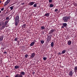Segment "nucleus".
<instances>
[{"instance_id": "obj_13", "label": "nucleus", "mask_w": 77, "mask_h": 77, "mask_svg": "<svg viewBox=\"0 0 77 77\" xmlns=\"http://www.w3.org/2000/svg\"><path fill=\"white\" fill-rule=\"evenodd\" d=\"M54 32V29H52L50 31L49 33V34H51V33H53V32Z\"/></svg>"}, {"instance_id": "obj_29", "label": "nucleus", "mask_w": 77, "mask_h": 77, "mask_svg": "<svg viewBox=\"0 0 77 77\" xmlns=\"http://www.w3.org/2000/svg\"><path fill=\"white\" fill-rule=\"evenodd\" d=\"M55 12H57L58 11V9H55L54 10Z\"/></svg>"}, {"instance_id": "obj_23", "label": "nucleus", "mask_w": 77, "mask_h": 77, "mask_svg": "<svg viewBox=\"0 0 77 77\" xmlns=\"http://www.w3.org/2000/svg\"><path fill=\"white\" fill-rule=\"evenodd\" d=\"M41 44H43L44 43V40H41Z\"/></svg>"}, {"instance_id": "obj_32", "label": "nucleus", "mask_w": 77, "mask_h": 77, "mask_svg": "<svg viewBox=\"0 0 77 77\" xmlns=\"http://www.w3.org/2000/svg\"><path fill=\"white\" fill-rule=\"evenodd\" d=\"M10 8L11 9V10H12L13 9V7L11 6Z\"/></svg>"}, {"instance_id": "obj_8", "label": "nucleus", "mask_w": 77, "mask_h": 77, "mask_svg": "<svg viewBox=\"0 0 77 77\" xmlns=\"http://www.w3.org/2000/svg\"><path fill=\"white\" fill-rule=\"evenodd\" d=\"M3 38H4L3 35H2L0 36V42L3 41Z\"/></svg>"}, {"instance_id": "obj_17", "label": "nucleus", "mask_w": 77, "mask_h": 77, "mask_svg": "<svg viewBox=\"0 0 77 77\" xmlns=\"http://www.w3.org/2000/svg\"><path fill=\"white\" fill-rule=\"evenodd\" d=\"M20 67V66H14V68L16 69H18V68H19V67Z\"/></svg>"}, {"instance_id": "obj_21", "label": "nucleus", "mask_w": 77, "mask_h": 77, "mask_svg": "<svg viewBox=\"0 0 77 77\" xmlns=\"http://www.w3.org/2000/svg\"><path fill=\"white\" fill-rule=\"evenodd\" d=\"M15 24L16 26H17V25H18V22L17 21H15Z\"/></svg>"}, {"instance_id": "obj_20", "label": "nucleus", "mask_w": 77, "mask_h": 77, "mask_svg": "<svg viewBox=\"0 0 77 77\" xmlns=\"http://www.w3.org/2000/svg\"><path fill=\"white\" fill-rule=\"evenodd\" d=\"M50 8H52L53 7H54V5L52 4H50Z\"/></svg>"}, {"instance_id": "obj_11", "label": "nucleus", "mask_w": 77, "mask_h": 77, "mask_svg": "<svg viewBox=\"0 0 77 77\" xmlns=\"http://www.w3.org/2000/svg\"><path fill=\"white\" fill-rule=\"evenodd\" d=\"M69 75H70V76H72V75L73 74V73H72V71H70L69 72Z\"/></svg>"}, {"instance_id": "obj_19", "label": "nucleus", "mask_w": 77, "mask_h": 77, "mask_svg": "<svg viewBox=\"0 0 77 77\" xmlns=\"http://www.w3.org/2000/svg\"><path fill=\"white\" fill-rule=\"evenodd\" d=\"M66 52V50H63L61 52L62 54H64Z\"/></svg>"}, {"instance_id": "obj_30", "label": "nucleus", "mask_w": 77, "mask_h": 77, "mask_svg": "<svg viewBox=\"0 0 77 77\" xmlns=\"http://www.w3.org/2000/svg\"><path fill=\"white\" fill-rule=\"evenodd\" d=\"M58 55H61V54H62L61 52V53L60 52H59V53L58 54Z\"/></svg>"}, {"instance_id": "obj_22", "label": "nucleus", "mask_w": 77, "mask_h": 77, "mask_svg": "<svg viewBox=\"0 0 77 77\" xmlns=\"http://www.w3.org/2000/svg\"><path fill=\"white\" fill-rule=\"evenodd\" d=\"M63 26H64L65 27H66L67 26V24L66 23H64L63 24Z\"/></svg>"}, {"instance_id": "obj_18", "label": "nucleus", "mask_w": 77, "mask_h": 77, "mask_svg": "<svg viewBox=\"0 0 77 77\" xmlns=\"http://www.w3.org/2000/svg\"><path fill=\"white\" fill-rule=\"evenodd\" d=\"M51 46L52 48H53V46H54V43L53 42H52L51 43Z\"/></svg>"}, {"instance_id": "obj_12", "label": "nucleus", "mask_w": 77, "mask_h": 77, "mask_svg": "<svg viewBox=\"0 0 77 77\" xmlns=\"http://www.w3.org/2000/svg\"><path fill=\"white\" fill-rule=\"evenodd\" d=\"M35 2H31L29 3V5H31V6H32L33 5L35 4Z\"/></svg>"}, {"instance_id": "obj_37", "label": "nucleus", "mask_w": 77, "mask_h": 77, "mask_svg": "<svg viewBox=\"0 0 77 77\" xmlns=\"http://www.w3.org/2000/svg\"><path fill=\"white\" fill-rule=\"evenodd\" d=\"M4 53L5 54H7V52H6V51H4Z\"/></svg>"}, {"instance_id": "obj_38", "label": "nucleus", "mask_w": 77, "mask_h": 77, "mask_svg": "<svg viewBox=\"0 0 77 77\" xmlns=\"http://www.w3.org/2000/svg\"><path fill=\"white\" fill-rule=\"evenodd\" d=\"M24 3H22L21 4V5H24Z\"/></svg>"}, {"instance_id": "obj_1", "label": "nucleus", "mask_w": 77, "mask_h": 77, "mask_svg": "<svg viewBox=\"0 0 77 77\" xmlns=\"http://www.w3.org/2000/svg\"><path fill=\"white\" fill-rule=\"evenodd\" d=\"M70 16H66L64 17L63 18V20L65 22H68L69 21V20L70 19Z\"/></svg>"}, {"instance_id": "obj_16", "label": "nucleus", "mask_w": 77, "mask_h": 77, "mask_svg": "<svg viewBox=\"0 0 77 77\" xmlns=\"http://www.w3.org/2000/svg\"><path fill=\"white\" fill-rule=\"evenodd\" d=\"M34 44H35V42H32L31 43L30 45V46H33V45H34Z\"/></svg>"}, {"instance_id": "obj_33", "label": "nucleus", "mask_w": 77, "mask_h": 77, "mask_svg": "<svg viewBox=\"0 0 77 77\" xmlns=\"http://www.w3.org/2000/svg\"><path fill=\"white\" fill-rule=\"evenodd\" d=\"M49 3H51V2H52V0H49Z\"/></svg>"}, {"instance_id": "obj_24", "label": "nucleus", "mask_w": 77, "mask_h": 77, "mask_svg": "<svg viewBox=\"0 0 77 77\" xmlns=\"http://www.w3.org/2000/svg\"><path fill=\"white\" fill-rule=\"evenodd\" d=\"M47 58H46V57H43V59L44 60H47Z\"/></svg>"}, {"instance_id": "obj_42", "label": "nucleus", "mask_w": 77, "mask_h": 77, "mask_svg": "<svg viewBox=\"0 0 77 77\" xmlns=\"http://www.w3.org/2000/svg\"><path fill=\"white\" fill-rule=\"evenodd\" d=\"M0 13H1V11L0 10Z\"/></svg>"}, {"instance_id": "obj_43", "label": "nucleus", "mask_w": 77, "mask_h": 77, "mask_svg": "<svg viewBox=\"0 0 77 77\" xmlns=\"http://www.w3.org/2000/svg\"><path fill=\"white\" fill-rule=\"evenodd\" d=\"M51 36H52V35H51Z\"/></svg>"}, {"instance_id": "obj_15", "label": "nucleus", "mask_w": 77, "mask_h": 77, "mask_svg": "<svg viewBox=\"0 0 77 77\" xmlns=\"http://www.w3.org/2000/svg\"><path fill=\"white\" fill-rule=\"evenodd\" d=\"M22 27L23 29H25L26 28V24H23L22 25Z\"/></svg>"}, {"instance_id": "obj_3", "label": "nucleus", "mask_w": 77, "mask_h": 77, "mask_svg": "<svg viewBox=\"0 0 77 77\" xmlns=\"http://www.w3.org/2000/svg\"><path fill=\"white\" fill-rule=\"evenodd\" d=\"M19 19H20L19 16H17L15 18V21H19Z\"/></svg>"}, {"instance_id": "obj_35", "label": "nucleus", "mask_w": 77, "mask_h": 77, "mask_svg": "<svg viewBox=\"0 0 77 77\" xmlns=\"http://www.w3.org/2000/svg\"><path fill=\"white\" fill-rule=\"evenodd\" d=\"M9 19V17H6V20H8Z\"/></svg>"}, {"instance_id": "obj_34", "label": "nucleus", "mask_w": 77, "mask_h": 77, "mask_svg": "<svg viewBox=\"0 0 77 77\" xmlns=\"http://www.w3.org/2000/svg\"><path fill=\"white\" fill-rule=\"evenodd\" d=\"M65 26H61V28H62L63 29V28H64V27H65Z\"/></svg>"}, {"instance_id": "obj_7", "label": "nucleus", "mask_w": 77, "mask_h": 77, "mask_svg": "<svg viewBox=\"0 0 77 77\" xmlns=\"http://www.w3.org/2000/svg\"><path fill=\"white\" fill-rule=\"evenodd\" d=\"M5 26H6V25L5 24L3 25L2 27H1L0 28V29L2 30H3V29H4L5 28Z\"/></svg>"}, {"instance_id": "obj_25", "label": "nucleus", "mask_w": 77, "mask_h": 77, "mask_svg": "<svg viewBox=\"0 0 77 77\" xmlns=\"http://www.w3.org/2000/svg\"><path fill=\"white\" fill-rule=\"evenodd\" d=\"M8 22H9V20L5 21V25H6V24H8Z\"/></svg>"}, {"instance_id": "obj_10", "label": "nucleus", "mask_w": 77, "mask_h": 77, "mask_svg": "<svg viewBox=\"0 0 77 77\" xmlns=\"http://www.w3.org/2000/svg\"><path fill=\"white\" fill-rule=\"evenodd\" d=\"M45 17H48L50 16V13H47L45 14Z\"/></svg>"}, {"instance_id": "obj_14", "label": "nucleus", "mask_w": 77, "mask_h": 77, "mask_svg": "<svg viewBox=\"0 0 77 77\" xmlns=\"http://www.w3.org/2000/svg\"><path fill=\"white\" fill-rule=\"evenodd\" d=\"M72 42L71 41H68V45H70L71 44V43Z\"/></svg>"}, {"instance_id": "obj_9", "label": "nucleus", "mask_w": 77, "mask_h": 77, "mask_svg": "<svg viewBox=\"0 0 77 77\" xmlns=\"http://www.w3.org/2000/svg\"><path fill=\"white\" fill-rule=\"evenodd\" d=\"M74 71L75 72H77V66H75L74 68Z\"/></svg>"}, {"instance_id": "obj_6", "label": "nucleus", "mask_w": 77, "mask_h": 77, "mask_svg": "<svg viewBox=\"0 0 77 77\" xmlns=\"http://www.w3.org/2000/svg\"><path fill=\"white\" fill-rule=\"evenodd\" d=\"M35 53H32L31 54V55L30 56V57H31V58H32V59H33V57H35Z\"/></svg>"}, {"instance_id": "obj_28", "label": "nucleus", "mask_w": 77, "mask_h": 77, "mask_svg": "<svg viewBox=\"0 0 77 77\" xmlns=\"http://www.w3.org/2000/svg\"><path fill=\"white\" fill-rule=\"evenodd\" d=\"M17 40H18V38H15L14 39L15 41H17Z\"/></svg>"}, {"instance_id": "obj_27", "label": "nucleus", "mask_w": 77, "mask_h": 77, "mask_svg": "<svg viewBox=\"0 0 77 77\" xmlns=\"http://www.w3.org/2000/svg\"><path fill=\"white\" fill-rule=\"evenodd\" d=\"M36 6H37V4H35L34 5V7L36 8Z\"/></svg>"}, {"instance_id": "obj_31", "label": "nucleus", "mask_w": 77, "mask_h": 77, "mask_svg": "<svg viewBox=\"0 0 77 77\" xmlns=\"http://www.w3.org/2000/svg\"><path fill=\"white\" fill-rule=\"evenodd\" d=\"M25 57L26 58H27V57H28V55H27V54L25 55Z\"/></svg>"}, {"instance_id": "obj_2", "label": "nucleus", "mask_w": 77, "mask_h": 77, "mask_svg": "<svg viewBox=\"0 0 77 77\" xmlns=\"http://www.w3.org/2000/svg\"><path fill=\"white\" fill-rule=\"evenodd\" d=\"M23 75H25V72H20V74L16 75L14 77H23Z\"/></svg>"}, {"instance_id": "obj_5", "label": "nucleus", "mask_w": 77, "mask_h": 77, "mask_svg": "<svg viewBox=\"0 0 77 77\" xmlns=\"http://www.w3.org/2000/svg\"><path fill=\"white\" fill-rule=\"evenodd\" d=\"M51 37L50 36H48L47 38V41L48 42H50V41L51 40Z\"/></svg>"}, {"instance_id": "obj_36", "label": "nucleus", "mask_w": 77, "mask_h": 77, "mask_svg": "<svg viewBox=\"0 0 77 77\" xmlns=\"http://www.w3.org/2000/svg\"><path fill=\"white\" fill-rule=\"evenodd\" d=\"M4 10V8H2L1 9V10L2 11H3Z\"/></svg>"}, {"instance_id": "obj_4", "label": "nucleus", "mask_w": 77, "mask_h": 77, "mask_svg": "<svg viewBox=\"0 0 77 77\" xmlns=\"http://www.w3.org/2000/svg\"><path fill=\"white\" fill-rule=\"evenodd\" d=\"M10 1L11 0H8L5 3H4V6L7 5H8V4L9 2H10Z\"/></svg>"}, {"instance_id": "obj_26", "label": "nucleus", "mask_w": 77, "mask_h": 77, "mask_svg": "<svg viewBox=\"0 0 77 77\" xmlns=\"http://www.w3.org/2000/svg\"><path fill=\"white\" fill-rule=\"evenodd\" d=\"M41 29H45V27L44 26H42L41 27Z\"/></svg>"}, {"instance_id": "obj_40", "label": "nucleus", "mask_w": 77, "mask_h": 77, "mask_svg": "<svg viewBox=\"0 0 77 77\" xmlns=\"http://www.w3.org/2000/svg\"><path fill=\"white\" fill-rule=\"evenodd\" d=\"M36 42V40H34V42Z\"/></svg>"}, {"instance_id": "obj_39", "label": "nucleus", "mask_w": 77, "mask_h": 77, "mask_svg": "<svg viewBox=\"0 0 77 77\" xmlns=\"http://www.w3.org/2000/svg\"><path fill=\"white\" fill-rule=\"evenodd\" d=\"M1 3H2V2H1V1H0V4Z\"/></svg>"}, {"instance_id": "obj_41", "label": "nucleus", "mask_w": 77, "mask_h": 77, "mask_svg": "<svg viewBox=\"0 0 77 77\" xmlns=\"http://www.w3.org/2000/svg\"><path fill=\"white\" fill-rule=\"evenodd\" d=\"M6 77H9L8 76H6Z\"/></svg>"}]
</instances>
